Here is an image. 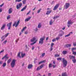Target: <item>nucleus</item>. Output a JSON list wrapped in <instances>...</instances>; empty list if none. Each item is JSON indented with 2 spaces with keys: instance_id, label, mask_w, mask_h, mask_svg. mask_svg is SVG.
I'll return each instance as SVG.
<instances>
[{
  "instance_id": "1",
  "label": "nucleus",
  "mask_w": 76,
  "mask_h": 76,
  "mask_svg": "<svg viewBox=\"0 0 76 76\" xmlns=\"http://www.w3.org/2000/svg\"><path fill=\"white\" fill-rule=\"evenodd\" d=\"M16 60L13 59L10 65L11 67H14L15 66V64L16 63Z\"/></svg>"
},
{
  "instance_id": "2",
  "label": "nucleus",
  "mask_w": 76,
  "mask_h": 76,
  "mask_svg": "<svg viewBox=\"0 0 76 76\" xmlns=\"http://www.w3.org/2000/svg\"><path fill=\"white\" fill-rule=\"evenodd\" d=\"M62 62L63 64V66L66 67V66H67V61L66 60V59H64V58H63Z\"/></svg>"
},
{
  "instance_id": "3",
  "label": "nucleus",
  "mask_w": 76,
  "mask_h": 76,
  "mask_svg": "<svg viewBox=\"0 0 76 76\" xmlns=\"http://www.w3.org/2000/svg\"><path fill=\"white\" fill-rule=\"evenodd\" d=\"M45 39V37H43L41 38L39 40V44L40 45H42L44 43V40Z\"/></svg>"
},
{
  "instance_id": "4",
  "label": "nucleus",
  "mask_w": 76,
  "mask_h": 76,
  "mask_svg": "<svg viewBox=\"0 0 76 76\" xmlns=\"http://www.w3.org/2000/svg\"><path fill=\"white\" fill-rule=\"evenodd\" d=\"M69 58H72V61L74 63H75L76 62V59H75V57L73 56H70Z\"/></svg>"
},
{
  "instance_id": "5",
  "label": "nucleus",
  "mask_w": 76,
  "mask_h": 76,
  "mask_svg": "<svg viewBox=\"0 0 76 76\" xmlns=\"http://www.w3.org/2000/svg\"><path fill=\"white\" fill-rule=\"evenodd\" d=\"M20 23V20H19L18 21L17 23L16 22H14V24L13 25V26H15V27H16L18 26V25L19 24V23Z\"/></svg>"
},
{
  "instance_id": "6",
  "label": "nucleus",
  "mask_w": 76,
  "mask_h": 76,
  "mask_svg": "<svg viewBox=\"0 0 76 76\" xmlns=\"http://www.w3.org/2000/svg\"><path fill=\"white\" fill-rule=\"evenodd\" d=\"M73 22H72V20H69V21H68V22L67 23V26L68 27V28H69V27H70V25L72 24V23H73Z\"/></svg>"
},
{
  "instance_id": "7",
  "label": "nucleus",
  "mask_w": 76,
  "mask_h": 76,
  "mask_svg": "<svg viewBox=\"0 0 76 76\" xmlns=\"http://www.w3.org/2000/svg\"><path fill=\"white\" fill-rule=\"evenodd\" d=\"M8 54H6L4 57L2 58V60H3V59H4V58L5 59V61H6V60H7L9 58V57H7Z\"/></svg>"
},
{
  "instance_id": "8",
  "label": "nucleus",
  "mask_w": 76,
  "mask_h": 76,
  "mask_svg": "<svg viewBox=\"0 0 76 76\" xmlns=\"http://www.w3.org/2000/svg\"><path fill=\"white\" fill-rule=\"evenodd\" d=\"M69 6H70V4L69 3H66L65 6V9H67Z\"/></svg>"
},
{
  "instance_id": "9",
  "label": "nucleus",
  "mask_w": 76,
  "mask_h": 76,
  "mask_svg": "<svg viewBox=\"0 0 76 76\" xmlns=\"http://www.w3.org/2000/svg\"><path fill=\"white\" fill-rule=\"evenodd\" d=\"M12 24V23L11 22L10 23L7 24V26L8 27V29H10L11 28V25Z\"/></svg>"
},
{
  "instance_id": "10",
  "label": "nucleus",
  "mask_w": 76,
  "mask_h": 76,
  "mask_svg": "<svg viewBox=\"0 0 76 76\" xmlns=\"http://www.w3.org/2000/svg\"><path fill=\"white\" fill-rule=\"evenodd\" d=\"M58 6H59V4H56L54 7V8L53 9V10H56V9H57L58 7Z\"/></svg>"
},
{
  "instance_id": "11",
  "label": "nucleus",
  "mask_w": 76,
  "mask_h": 76,
  "mask_svg": "<svg viewBox=\"0 0 76 76\" xmlns=\"http://www.w3.org/2000/svg\"><path fill=\"white\" fill-rule=\"evenodd\" d=\"M63 34H64V32H63V31H60V34H59V35L60 37H62V36H63Z\"/></svg>"
},
{
  "instance_id": "12",
  "label": "nucleus",
  "mask_w": 76,
  "mask_h": 76,
  "mask_svg": "<svg viewBox=\"0 0 76 76\" xmlns=\"http://www.w3.org/2000/svg\"><path fill=\"white\" fill-rule=\"evenodd\" d=\"M5 27H6V24H4L2 25V27L1 29V30H3L5 28Z\"/></svg>"
},
{
  "instance_id": "13",
  "label": "nucleus",
  "mask_w": 76,
  "mask_h": 76,
  "mask_svg": "<svg viewBox=\"0 0 76 76\" xmlns=\"http://www.w3.org/2000/svg\"><path fill=\"white\" fill-rule=\"evenodd\" d=\"M36 39V38L34 37H33V38H32L31 40L30 41L31 42H34V41H35Z\"/></svg>"
},
{
  "instance_id": "14",
  "label": "nucleus",
  "mask_w": 76,
  "mask_h": 76,
  "mask_svg": "<svg viewBox=\"0 0 76 76\" xmlns=\"http://www.w3.org/2000/svg\"><path fill=\"white\" fill-rule=\"evenodd\" d=\"M51 12H52V11H51V10H48L47 11L46 14V15H49V14Z\"/></svg>"
},
{
  "instance_id": "15",
  "label": "nucleus",
  "mask_w": 76,
  "mask_h": 76,
  "mask_svg": "<svg viewBox=\"0 0 76 76\" xmlns=\"http://www.w3.org/2000/svg\"><path fill=\"white\" fill-rule=\"evenodd\" d=\"M21 57L22 58H23L25 57V53H23V52H21Z\"/></svg>"
},
{
  "instance_id": "16",
  "label": "nucleus",
  "mask_w": 76,
  "mask_h": 76,
  "mask_svg": "<svg viewBox=\"0 0 76 76\" xmlns=\"http://www.w3.org/2000/svg\"><path fill=\"white\" fill-rule=\"evenodd\" d=\"M31 17H29V18L26 19L25 20V22H28V21H29L31 19Z\"/></svg>"
},
{
  "instance_id": "17",
  "label": "nucleus",
  "mask_w": 76,
  "mask_h": 76,
  "mask_svg": "<svg viewBox=\"0 0 76 76\" xmlns=\"http://www.w3.org/2000/svg\"><path fill=\"white\" fill-rule=\"evenodd\" d=\"M71 46H72V45L71 44H67L66 45V47H67V48L68 47H71Z\"/></svg>"
},
{
  "instance_id": "18",
  "label": "nucleus",
  "mask_w": 76,
  "mask_h": 76,
  "mask_svg": "<svg viewBox=\"0 0 76 76\" xmlns=\"http://www.w3.org/2000/svg\"><path fill=\"white\" fill-rule=\"evenodd\" d=\"M9 33L3 36L2 37H1V38L2 39L3 38H4V37H5V38H6V37H7V36H8V35H9Z\"/></svg>"
},
{
  "instance_id": "19",
  "label": "nucleus",
  "mask_w": 76,
  "mask_h": 76,
  "mask_svg": "<svg viewBox=\"0 0 76 76\" xmlns=\"http://www.w3.org/2000/svg\"><path fill=\"white\" fill-rule=\"evenodd\" d=\"M32 67V65L31 64H29L28 65V69H31Z\"/></svg>"
},
{
  "instance_id": "20",
  "label": "nucleus",
  "mask_w": 76,
  "mask_h": 76,
  "mask_svg": "<svg viewBox=\"0 0 76 76\" xmlns=\"http://www.w3.org/2000/svg\"><path fill=\"white\" fill-rule=\"evenodd\" d=\"M20 53L21 54V52H19L17 55V57H19V58H21V56L20 55Z\"/></svg>"
},
{
  "instance_id": "21",
  "label": "nucleus",
  "mask_w": 76,
  "mask_h": 76,
  "mask_svg": "<svg viewBox=\"0 0 76 76\" xmlns=\"http://www.w3.org/2000/svg\"><path fill=\"white\" fill-rule=\"evenodd\" d=\"M12 12V8H10L9 10V13L10 14Z\"/></svg>"
},
{
  "instance_id": "22",
  "label": "nucleus",
  "mask_w": 76,
  "mask_h": 76,
  "mask_svg": "<svg viewBox=\"0 0 76 76\" xmlns=\"http://www.w3.org/2000/svg\"><path fill=\"white\" fill-rule=\"evenodd\" d=\"M26 6H25V7L21 10V12H23V10H25L26 8Z\"/></svg>"
},
{
  "instance_id": "23",
  "label": "nucleus",
  "mask_w": 76,
  "mask_h": 76,
  "mask_svg": "<svg viewBox=\"0 0 76 76\" xmlns=\"http://www.w3.org/2000/svg\"><path fill=\"white\" fill-rule=\"evenodd\" d=\"M11 61H12V58H10L7 61V63L8 64H9V63L11 62Z\"/></svg>"
},
{
  "instance_id": "24",
  "label": "nucleus",
  "mask_w": 76,
  "mask_h": 76,
  "mask_svg": "<svg viewBox=\"0 0 76 76\" xmlns=\"http://www.w3.org/2000/svg\"><path fill=\"white\" fill-rule=\"evenodd\" d=\"M37 40H35V41H34L33 43H32L31 44V45H32L35 44V43H36V42H37Z\"/></svg>"
},
{
  "instance_id": "25",
  "label": "nucleus",
  "mask_w": 76,
  "mask_h": 76,
  "mask_svg": "<svg viewBox=\"0 0 76 76\" xmlns=\"http://www.w3.org/2000/svg\"><path fill=\"white\" fill-rule=\"evenodd\" d=\"M62 76H67V74H66V72L63 73L62 75Z\"/></svg>"
},
{
  "instance_id": "26",
  "label": "nucleus",
  "mask_w": 76,
  "mask_h": 76,
  "mask_svg": "<svg viewBox=\"0 0 76 76\" xmlns=\"http://www.w3.org/2000/svg\"><path fill=\"white\" fill-rule=\"evenodd\" d=\"M62 53L63 54H66L67 53V51H63Z\"/></svg>"
},
{
  "instance_id": "27",
  "label": "nucleus",
  "mask_w": 76,
  "mask_h": 76,
  "mask_svg": "<svg viewBox=\"0 0 76 76\" xmlns=\"http://www.w3.org/2000/svg\"><path fill=\"white\" fill-rule=\"evenodd\" d=\"M26 27H24L23 28V29L21 31V32L23 33V31H24L26 29Z\"/></svg>"
},
{
  "instance_id": "28",
  "label": "nucleus",
  "mask_w": 76,
  "mask_h": 76,
  "mask_svg": "<svg viewBox=\"0 0 76 76\" xmlns=\"http://www.w3.org/2000/svg\"><path fill=\"white\" fill-rule=\"evenodd\" d=\"M44 62H45V61H41L39 62V64H42V63H44Z\"/></svg>"
},
{
  "instance_id": "29",
  "label": "nucleus",
  "mask_w": 76,
  "mask_h": 76,
  "mask_svg": "<svg viewBox=\"0 0 76 76\" xmlns=\"http://www.w3.org/2000/svg\"><path fill=\"white\" fill-rule=\"evenodd\" d=\"M6 66V63H4L3 64V65H2V66L3 67H4L5 66Z\"/></svg>"
},
{
  "instance_id": "30",
  "label": "nucleus",
  "mask_w": 76,
  "mask_h": 76,
  "mask_svg": "<svg viewBox=\"0 0 76 76\" xmlns=\"http://www.w3.org/2000/svg\"><path fill=\"white\" fill-rule=\"evenodd\" d=\"M16 7H17V9H20V6H19V5H17L16 6Z\"/></svg>"
},
{
  "instance_id": "31",
  "label": "nucleus",
  "mask_w": 76,
  "mask_h": 76,
  "mask_svg": "<svg viewBox=\"0 0 76 76\" xmlns=\"http://www.w3.org/2000/svg\"><path fill=\"white\" fill-rule=\"evenodd\" d=\"M76 48H72V52H73V51H74V50H76Z\"/></svg>"
},
{
  "instance_id": "32",
  "label": "nucleus",
  "mask_w": 76,
  "mask_h": 76,
  "mask_svg": "<svg viewBox=\"0 0 76 76\" xmlns=\"http://www.w3.org/2000/svg\"><path fill=\"white\" fill-rule=\"evenodd\" d=\"M60 55L58 54H56L55 55V57H59Z\"/></svg>"
},
{
  "instance_id": "33",
  "label": "nucleus",
  "mask_w": 76,
  "mask_h": 76,
  "mask_svg": "<svg viewBox=\"0 0 76 76\" xmlns=\"http://www.w3.org/2000/svg\"><path fill=\"white\" fill-rule=\"evenodd\" d=\"M41 27V23H39V25H38V28H40Z\"/></svg>"
},
{
  "instance_id": "34",
  "label": "nucleus",
  "mask_w": 76,
  "mask_h": 76,
  "mask_svg": "<svg viewBox=\"0 0 76 76\" xmlns=\"http://www.w3.org/2000/svg\"><path fill=\"white\" fill-rule=\"evenodd\" d=\"M51 67H52V64H50L49 65V68H51Z\"/></svg>"
},
{
  "instance_id": "35",
  "label": "nucleus",
  "mask_w": 76,
  "mask_h": 76,
  "mask_svg": "<svg viewBox=\"0 0 76 76\" xmlns=\"http://www.w3.org/2000/svg\"><path fill=\"white\" fill-rule=\"evenodd\" d=\"M53 21L52 20H51L50 22V25H51L53 24Z\"/></svg>"
},
{
  "instance_id": "36",
  "label": "nucleus",
  "mask_w": 76,
  "mask_h": 76,
  "mask_svg": "<svg viewBox=\"0 0 76 76\" xmlns=\"http://www.w3.org/2000/svg\"><path fill=\"white\" fill-rule=\"evenodd\" d=\"M7 19L8 20L9 19H10V15H8L7 17Z\"/></svg>"
},
{
  "instance_id": "37",
  "label": "nucleus",
  "mask_w": 76,
  "mask_h": 76,
  "mask_svg": "<svg viewBox=\"0 0 76 76\" xmlns=\"http://www.w3.org/2000/svg\"><path fill=\"white\" fill-rule=\"evenodd\" d=\"M40 69H41L40 67H39V66L37 68V71H38L39 70H40Z\"/></svg>"
},
{
  "instance_id": "38",
  "label": "nucleus",
  "mask_w": 76,
  "mask_h": 76,
  "mask_svg": "<svg viewBox=\"0 0 76 76\" xmlns=\"http://www.w3.org/2000/svg\"><path fill=\"white\" fill-rule=\"evenodd\" d=\"M61 59H62V58H57V60H61Z\"/></svg>"
},
{
  "instance_id": "39",
  "label": "nucleus",
  "mask_w": 76,
  "mask_h": 76,
  "mask_svg": "<svg viewBox=\"0 0 76 76\" xmlns=\"http://www.w3.org/2000/svg\"><path fill=\"white\" fill-rule=\"evenodd\" d=\"M39 67L40 68V69H42L43 67H44V65H42Z\"/></svg>"
},
{
  "instance_id": "40",
  "label": "nucleus",
  "mask_w": 76,
  "mask_h": 76,
  "mask_svg": "<svg viewBox=\"0 0 76 76\" xmlns=\"http://www.w3.org/2000/svg\"><path fill=\"white\" fill-rule=\"evenodd\" d=\"M22 3H20L19 4L18 6H20V7H21V6H22Z\"/></svg>"
},
{
  "instance_id": "41",
  "label": "nucleus",
  "mask_w": 76,
  "mask_h": 76,
  "mask_svg": "<svg viewBox=\"0 0 76 76\" xmlns=\"http://www.w3.org/2000/svg\"><path fill=\"white\" fill-rule=\"evenodd\" d=\"M70 34H69L66 35L65 36V37H69V36H70Z\"/></svg>"
},
{
  "instance_id": "42",
  "label": "nucleus",
  "mask_w": 76,
  "mask_h": 76,
  "mask_svg": "<svg viewBox=\"0 0 76 76\" xmlns=\"http://www.w3.org/2000/svg\"><path fill=\"white\" fill-rule=\"evenodd\" d=\"M41 9H40L38 11H37V13H39L41 12Z\"/></svg>"
},
{
  "instance_id": "43",
  "label": "nucleus",
  "mask_w": 76,
  "mask_h": 76,
  "mask_svg": "<svg viewBox=\"0 0 76 76\" xmlns=\"http://www.w3.org/2000/svg\"><path fill=\"white\" fill-rule=\"evenodd\" d=\"M54 45V44L53 43H52L51 44V47H53V45Z\"/></svg>"
},
{
  "instance_id": "44",
  "label": "nucleus",
  "mask_w": 76,
  "mask_h": 76,
  "mask_svg": "<svg viewBox=\"0 0 76 76\" xmlns=\"http://www.w3.org/2000/svg\"><path fill=\"white\" fill-rule=\"evenodd\" d=\"M22 0H16L15 1V2H17V1H18V2H20V1H21Z\"/></svg>"
},
{
  "instance_id": "45",
  "label": "nucleus",
  "mask_w": 76,
  "mask_h": 76,
  "mask_svg": "<svg viewBox=\"0 0 76 76\" xmlns=\"http://www.w3.org/2000/svg\"><path fill=\"white\" fill-rule=\"evenodd\" d=\"M25 50L26 51H28L29 50V48H25Z\"/></svg>"
},
{
  "instance_id": "46",
  "label": "nucleus",
  "mask_w": 76,
  "mask_h": 76,
  "mask_svg": "<svg viewBox=\"0 0 76 76\" xmlns=\"http://www.w3.org/2000/svg\"><path fill=\"white\" fill-rule=\"evenodd\" d=\"M72 54H74V55H76V51L75 52H74L73 51Z\"/></svg>"
},
{
  "instance_id": "47",
  "label": "nucleus",
  "mask_w": 76,
  "mask_h": 76,
  "mask_svg": "<svg viewBox=\"0 0 76 76\" xmlns=\"http://www.w3.org/2000/svg\"><path fill=\"white\" fill-rule=\"evenodd\" d=\"M56 41V39H53V40H52V42H54L55 41Z\"/></svg>"
},
{
  "instance_id": "48",
  "label": "nucleus",
  "mask_w": 76,
  "mask_h": 76,
  "mask_svg": "<svg viewBox=\"0 0 76 76\" xmlns=\"http://www.w3.org/2000/svg\"><path fill=\"white\" fill-rule=\"evenodd\" d=\"M73 45H74V46H76V42L73 43Z\"/></svg>"
},
{
  "instance_id": "49",
  "label": "nucleus",
  "mask_w": 76,
  "mask_h": 76,
  "mask_svg": "<svg viewBox=\"0 0 76 76\" xmlns=\"http://www.w3.org/2000/svg\"><path fill=\"white\" fill-rule=\"evenodd\" d=\"M4 4L3 3L1 5H0V7H2L4 5Z\"/></svg>"
},
{
  "instance_id": "50",
  "label": "nucleus",
  "mask_w": 76,
  "mask_h": 76,
  "mask_svg": "<svg viewBox=\"0 0 76 76\" xmlns=\"http://www.w3.org/2000/svg\"><path fill=\"white\" fill-rule=\"evenodd\" d=\"M45 53H44L42 54V57H44L45 56Z\"/></svg>"
},
{
  "instance_id": "51",
  "label": "nucleus",
  "mask_w": 76,
  "mask_h": 76,
  "mask_svg": "<svg viewBox=\"0 0 76 76\" xmlns=\"http://www.w3.org/2000/svg\"><path fill=\"white\" fill-rule=\"evenodd\" d=\"M53 68H55V67H56V65H53Z\"/></svg>"
},
{
  "instance_id": "52",
  "label": "nucleus",
  "mask_w": 76,
  "mask_h": 76,
  "mask_svg": "<svg viewBox=\"0 0 76 76\" xmlns=\"http://www.w3.org/2000/svg\"><path fill=\"white\" fill-rule=\"evenodd\" d=\"M3 11V10L2 9V8H0V13H1V12Z\"/></svg>"
},
{
  "instance_id": "53",
  "label": "nucleus",
  "mask_w": 76,
  "mask_h": 76,
  "mask_svg": "<svg viewBox=\"0 0 76 76\" xmlns=\"http://www.w3.org/2000/svg\"><path fill=\"white\" fill-rule=\"evenodd\" d=\"M59 39H60V37H57L56 38V40H58Z\"/></svg>"
},
{
  "instance_id": "54",
  "label": "nucleus",
  "mask_w": 76,
  "mask_h": 76,
  "mask_svg": "<svg viewBox=\"0 0 76 76\" xmlns=\"http://www.w3.org/2000/svg\"><path fill=\"white\" fill-rule=\"evenodd\" d=\"M65 28H66V27H63L62 28V30H64Z\"/></svg>"
},
{
  "instance_id": "55",
  "label": "nucleus",
  "mask_w": 76,
  "mask_h": 76,
  "mask_svg": "<svg viewBox=\"0 0 76 76\" xmlns=\"http://www.w3.org/2000/svg\"><path fill=\"white\" fill-rule=\"evenodd\" d=\"M6 42H7V40H5L4 42L3 43L5 44Z\"/></svg>"
},
{
  "instance_id": "56",
  "label": "nucleus",
  "mask_w": 76,
  "mask_h": 76,
  "mask_svg": "<svg viewBox=\"0 0 76 76\" xmlns=\"http://www.w3.org/2000/svg\"><path fill=\"white\" fill-rule=\"evenodd\" d=\"M58 17V16L54 17L53 18L54 19H56V18H57Z\"/></svg>"
},
{
  "instance_id": "57",
  "label": "nucleus",
  "mask_w": 76,
  "mask_h": 76,
  "mask_svg": "<svg viewBox=\"0 0 76 76\" xmlns=\"http://www.w3.org/2000/svg\"><path fill=\"white\" fill-rule=\"evenodd\" d=\"M53 50V47H51L50 48V51H52Z\"/></svg>"
},
{
  "instance_id": "58",
  "label": "nucleus",
  "mask_w": 76,
  "mask_h": 76,
  "mask_svg": "<svg viewBox=\"0 0 76 76\" xmlns=\"http://www.w3.org/2000/svg\"><path fill=\"white\" fill-rule=\"evenodd\" d=\"M3 52H4V50H3L1 51L0 52V54H1V53H3Z\"/></svg>"
},
{
  "instance_id": "59",
  "label": "nucleus",
  "mask_w": 76,
  "mask_h": 76,
  "mask_svg": "<svg viewBox=\"0 0 76 76\" xmlns=\"http://www.w3.org/2000/svg\"><path fill=\"white\" fill-rule=\"evenodd\" d=\"M30 12H31V11H29V12L27 13V15H28V14H29V13H30Z\"/></svg>"
},
{
  "instance_id": "60",
  "label": "nucleus",
  "mask_w": 76,
  "mask_h": 76,
  "mask_svg": "<svg viewBox=\"0 0 76 76\" xmlns=\"http://www.w3.org/2000/svg\"><path fill=\"white\" fill-rule=\"evenodd\" d=\"M51 75V74L50 73H49L48 74V76H50Z\"/></svg>"
},
{
  "instance_id": "61",
  "label": "nucleus",
  "mask_w": 76,
  "mask_h": 76,
  "mask_svg": "<svg viewBox=\"0 0 76 76\" xmlns=\"http://www.w3.org/2000/svg\"><path fill=\"white\" fill-rule=\"evenodd\" d=\"M34 48H35V47H34L33 46L32 48V50H34Z\"/></svg>"
},
{
  "instance_id": "62",
  "label": "nucleus",
  "mask_w": 76,
  "mask_h": 76,
  "mask_svg": "<svg viewBox=\"0 0 76 76\" xmlns=\"http://www.w3.org/2000/svg\"><path fill=\"white\" fill-rule=\"evenodd\" d=\"M23 4H25V1H23Z\"/></svg>"
},
{
  "instance_id": "63",
  "label": "nucleus",
  "mask_w": 76,
  "mask_h": 76,
  "mask_svg": "<svg viewBox=\"0 0 76 76\" xmlns=\"http://www.w3.org/2000/svg\"><path fill=\"white\" fill-rule=\"evenodd\" d=\"M28 48V46H27V45H26V46H25V48Z\"/></svg>"
},
{
  "instance_id": "64",
  "label": "nucleus",
  "mask_w": 76,
  "mask_h": 76,
  "mask_svg": "<svg viewBox=\"0 0 76 76\" xmlns=\"http://www.w3.org/2000/svg\"><path fill=\"white\" fill-rule=\"evenodd\" d=\"M28 34V32H27V31H26V32H25V34Z\"/></svg>"
}]
</instances>
